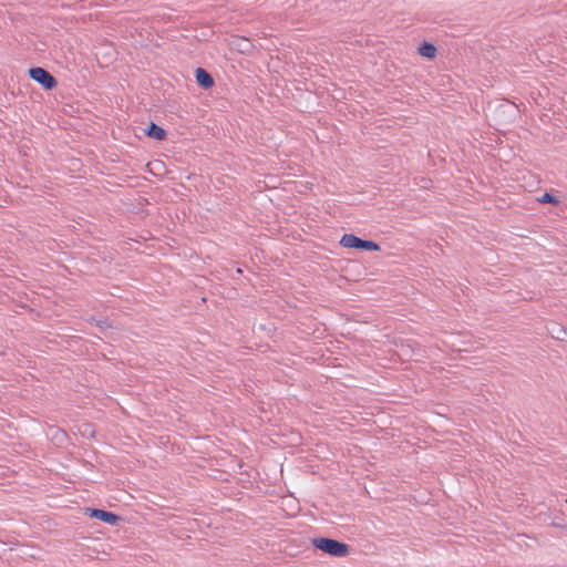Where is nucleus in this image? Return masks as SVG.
Listing matches in <instances>:
<instances>
[{
    "instance_id": "nucleus-1",
    "label": "nucleus",
    "mask_w": 567,
    "mask_h": 567,
    "mask_svg": "<svg viewBox=\"0 0 567 567\" xmlns=\"http://www.w3.org/2000/svg\"><path fill=\"white\" fill-rule=\"evenodd\" d=\"M310 543L316 550L338 558L348 556L351 550L347 543L324 536L313 537Z\"/></svg>"
},
{
    "instance_id": "nucleus-2",
    "label": "nucleus",
    "mask_w": 567,
    "mask_h": 567,
    "mask_svg": "<svg viewBox=\"0 0 567 567\" xmlns=\"http://www.w3.org/2000/svg\"><path fill=\"white\" fill-rule=\"evenodd\" d=\"M339 245L343 248H351L358 251H379L381 246L371 239H364L354 234H344L339 240Z\"/></svg>"
},
{
    "instance_id": "nucleus-3",
    "label": "nucleus",
    "mask_w": 567,
    "mask_h": 567,
    "mask_svg": "<svg viewBox=\"0 0 567 567\" xmlns=\"http://www.w3.org/2000/svg\"><path fill=\"white\" fill-rule=\"evenodd\" d=\"M28 75L45 91H52L58 86V80L47 69L42 66H32L28 70Z\"/></svg>"
},
{
    "instance_id": "nucleus-4",
    "label": "nucleus",
    "mask_w": 567,
    "mask_h": 567,
    "mask_svg": "<svg viewBox=\"0 0 567 567\" xmlns=\"http://www.w3.org/2000/svg\"><path fill=\"white\" fill-rule=\"evenodd\" d=\"M85 513L91 518H96L105 524L115 526L117 525L123 518L117 515L114 512L102 509V508H95V507H86Z\"/></svg>"
},
{
    "instance_id": "nucleus-5",
    "label": "nucleus",
    "mask_w": 567,
    "mask_h": 567,
    "mask_svg": "<svg viewBox=\"0 0 567 567\" xmlns=\"http://www.w3.org/2000/svg\"><path fill=\"white\" fill-rule=\"evenodd\" d=\"M196 83L203 90H210L215 86V80L213 75L204 68L198 66L195 70Z\"/></svg>"
},
{
    "instance_id": "nucleus-6",
    "label": "nucleus",
    "mask_w": 567,
    "mask_h": 567,
    "mask_svg": "<svg viewBox=\"0 0 567 567\" xmlns=\"http://www.w3.org/2000/svg\"><path fill=\"white\" fill-rule=\"evenodd\" d=\"M144 134L155 141L162 142L167 137V132L159 125L154 122H150L146 128H144Z\"/></svg>"
},
{
    "instance_id": "nucleus-7",
    "label": "nucleus",
    "mask_w": 567,
    "mask_h": 567,
    "mask_svg": "<svg viewBox=\"0 0 567 567\" xmlns=\"http://www.w3.org/2000/svg\"><path fill=\"white\" fill-rule=\"evenodd\" d=\"M416 52L419 55H421L422 58H425L427 60H434L437 55V48L435 47L434 43L430 42V41H426V40H423L417 49H416Z\"/></svg>"
},
{
    "instance_id": "nucleus-8",
    "label": "nucleus",
    "mask_w": 567,
    "mask_h": 567,
    "mask_svg": "<svg viewBox=\"0 0 567 567\" xmlns=\"http://www.w3.org/2000/svg\"><path fill=\"white\" fill-rule=\"evenodd\" d=\"M231 45L235 47L240 53H248L254 48L250 40L245 37H235L231 41Z\"/></svg>"
},
{
    "instance_id": "nucleus-9",
    "label": "nucleus",
    "mask_w": 567,
    "mask_h": 567,
    "mask_svg": "<svg viewBox=\"0 0 567 567\" xmlns=\"http://www.w3.org/2000/svg\"><path fill=\"white\" fill-rule=\"evenodd\" d=\"M516 105L514 103H511L509 101H505L503 103H499L497 107L495 109V112H501L502 114L508 113L509 117H514L516 113Z\"/></svg>"
},
{
    "instance_id": "nucleus-10",
    "label": "nucleus",
    "mask_w": 567,
    "mask_h": 567,
    "mask_svg": "<svg viewBox=\"0 0 567 567\" xmlns=\"http://www.w3.org/2000/svg\"><path fill=\"white\" fill-rule=\"evenodd\" d=\"M79 432L83 437L94 439L95 437V429L92 423H83L79 426Z\"/></svg>"
},
{
    "instance_id": "nucleus-11",
    "label": "nucleus",
    "mask_w": 567,
    "mask_h": 567,
    "mask_svg": "<svg viewBox=\"0 0 567 567\" xmlns=\"http://www.w3.org/2000/svg\"><path fill=\"white\" fill-rule=\"evenodd\" d=\"M549 332L551 337L557 340H565V338L567 337L566 329L559 324H554L553 329Z\"/></svg>"
},
{
    "instance_id": "nucleus-12",
    "label": "nucleus",
    "mask_w": 567,
    "mask_h": 567,
    "mask_svg": "<svg viewBox=\"0 0 567 567\" xmlns=\"http://www.w3.org/2000/svg\"><path fill=\"white\" fill-rule=\"evenodd\" d=\"M540 203H544V204H550L553 206H558L560 200L558 199V197H556L555 195L550 194V193H545L542 198L539 199Z\"/></svg>"
},
{
    "instance_id": "nucleus-13",
    "label": "nucleus",
    "mask_w": 567,
    "mask_h": 567,
    "mask_svg": "<svg viewBox=\"0 0 567 567\" xmlns=\"http://www.w3.org/2000/svg\"><path fill=\"white\" fill-rule=\"evenodd\" d=\"M68 434L64 430L58 429L56 434L53 436L54 440L62 442L63 439H66Z\"/></svg>"
},
{
    "instance_id": "nucleus-14",
    "label": "nucleus",
    "mask_w": 567,
    "mask_h": 567,
    "mask_svg": "<svg viewBox=\"0 0 567 567\" xmlns=\"http://www.w3.org/2000/svg\"><path fill=\"white\" fill-rule=\"evenodd\" d=\"M95 322H96V327H99L102 330L111 327V323L109 322L107 319H105V320H96Z\"/></svg>"
}]
</instances>
